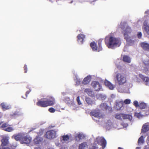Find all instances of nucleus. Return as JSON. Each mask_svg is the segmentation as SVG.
I'll return each instance as SVG.
<instances>
[{
	"label": "nucleus",
	"instance_id": "nucleus-1",
	"mask_svg": "<svg viewBox=\"0 0 149 149\" xmlns=\"http://www.w3.org/2000/svg\"><path fill=\"white\" fill-rule=\"evenodd\" d=\"M105 43L109 48L114 49L119 47L121 44V41L120 39L116 38L112 36H108L105 39Z\"/></svg>",
	"mask_w": 149,
	"mask_h": 149
},
{
	"label": "nucleus",
	"instance_id": "nucleus-2",
	"mask_svg": "<svg viewBox=\"0 0 149 149\" xmlns=\"http://www.w3.org/2000/svg\"><path fill=\"white\" fill-rule=\"evenodd\" d=\"M55 103V99L53 97H50L46 100L41 99L36 103L37 106L42 107L52 106Z\"/></svg>",
	"mask_w": 149,
	"mask_h": 149
},
{
	"label": "nucleus",
	"instance_id": "nucleus-3",
	"mask_svg": "<svg viewBox=\"0 0 149 149\" xmlns=\"http://www.w3.org/2000/svg\"><path fill=\"white\" fill-rule=\"evenodd\" d=\"M115 78L119 85H123L127 82L126 75L123 74L118 73L116 75Z\"/></svg>",
	"mask_w": 149,
	"mask_h": 149
},
{
	"label": "nucleus",
	"instance_id": "nucleus-4",
	"mask_svg": "<svg viewBox=\"0 0 149 149\" xmlns=\"http://www.w3.org/2000/svg\"><path fill=\"white\" fill-rule=\"evenodd\" d=\"M96 143L99 144H100L102 146V149H104L106 146L107 142L106 140L103 138H97L93 145L89 148V149H98V147L95 145Z\"/></svg>",
	"mask_w": 149,
	"mask_h": 149
},
{
	"label": "nucleus",
	"instance_id": "nucleus-5",
	"mask_svg": "<svg viewBox=\"0 0 149 149\" xmlns=\"http://www.w3.org/2000/svg\"><path fill=\"white\" fill-rule=\"evenodd\" d=\"M96 143L99 144H100L102 146V149H104L106 146L107 142L106 140L103 138H97L93 145L89 148V149H98V147L95 145Z\"/></svg>",
	"mask_w": 149,
	"mask_h": 149
},
{
	"label": "nucleus",
	"instance_id": "nucleus-6",
	"mask_svg": "<svg viewBox=\"0 0 149 149\" xmlns=\"http://www.w3.org/2000/svg\"><path fill=\"white\" fill-rule=\"evenodd\" d=\"M98 47H97V44L95 42H92L90 44V46L92 48L93 51H97L100 52L102 50V47L101 46V41H98Z\"/></svg>",
	"mask_w": 149,
	"mask_h": 149
},
{
	"label": "nucleus",
	"instance_id": "nucleus-7",
	"mask_svg": "<svg viewBox=\"0 0 149 149\" xmlns=\"http://www.w3.org/2000/svg\"><path fill=\"white\" fill-rule=\"evenodd\" d=\"M56 131L53 130L48 131L46 133L45 137L48 139H53L56 137Z\"/></svg>",
	"mask_w": 149,
	"mask_h": 149
},
{
	"label": "nucleus",
	"instance_id": "nucleus-8",
	"mask_svg": "<svg viewBox=\"0 0 149 149\" xmlns=\"http://www.w3.org/2000/svg\"><path fill=\"white\" fill-rule=\"evenodd\" d=\"M124 105V102L122 100H116L115 102L114 108L117 110H120Z\"/></svg>",
	"mask_w": 149,
	"mask_h": 149
},
{
	"label": "nucleus",
	"instance_id": "nucleus-9",
	"mask_svg": "<svg viewBox=\"0 0 149 149\" xmlns=\"http://www.w3.org/2000/svg\"><path fill=\"white\" fill-rule=\"evenodd\" d=\"M32 138L28 135L23 136L21 141V144H29L31 141Z\"/></svg>",
	"mask_w": 149,
	"mask_h": 149
},
{
	"label": "nucleus",
	"instance_id": "nucleus-10",
	"mask_svg": "<svg viewBox=\"0 0 149 149\" xmlns=\"http://www.w3.org/2000/svg\"><path fill=\"white\" fill-rule=\"evenodd\" d=\"M132 32L131 28L129 26H127L126 28L123 31V33L125 37V39L127 40L129 38L128 35Z\"/></svg>",
	"mask_w": 149,
	"mask_h": 149
},
{
	"label": "nucleus",
	"instance_id": "nucleus-11",
	"mask_svg": "<svg viewBox=\"0 0 149 149\" xmlns=\"http://www.w3.org/2000/svg\"><path fill=\"white\" fill-rule=\"evenodd\" d=\"M91 116H94L95 117L101 118H103V115H102L99 110H95L90 112Z\"/></svg>",
	"mask_w": 149,
	"mask_h": 149
},
{
	"label": "nucleus",
	"instance_id": "nucleus-12",
	"mask_svg": "<svg viewBox=\"0 0 149 149\" xmlns=\"http://www.w3.org/2000/svg\"><path fill=\"white\" fill-rule=\"evenodd\" d=\"M91 85L96 91H99L101 89V86L98 81H92L91 83Z\"/></svg>",
	"mask_w": 149,
	"mask_h": 149
},
{
	"label": "nucleus",
	"instance_id": "nucleus-13",
	"mask_svg": "<svg viewBox=\"0 0 149 149\" xmlns=\"http://www.w3.org/2000/svg\"><path fill=\"white\" fill-rule=\"evenodd\" d=\"M1 146H6L8 145L9 143V137L8 136H4L1 140Z\"/></svg>",
	"mask_w": 149,
	"mask_h": 149
},
{
	"label": "nucleus",
	"instance_id": "nucleus-14",
	"mask_svg": "<svg viewBox=\"0 0 149 149\" xmlns=\"http://www.w3.org/2000/svg\"><path fill=\"white\" fill-rule=\"evenodd\" d=\"M100 107L103 110H108L109 111L111 110V108L107 106L106 103H102L100 106Z\"/></svg>",
	"mask_w": 149,
	"mask_h": 149
},
{
	"label": "nucleus",
	"instance_id": "nucleus-15",
	"mask_svg": "<svg viewBox=\"0 0 149 149\" xmlns=\"http://www.w3.org/2000/svg\"><path fill=\"white\" fill-rule=\"evenodd\" d=\"M148 130H149V123H146L143 125L141 130V132L145 133Z\"/></svg>",
	"mask_w": 149,
	"mask_h": 149
},
{
	"label": "nucleus",
	"instance_id": "nucleus-16",
	"mask_svg": "<svg viewBox=\"0 0 149 149\" xmlns=\"http://www.w3.org/2000/svg\"><path fill=\"white\" fill-rule=\"evenodd\" d=\"M85 38V36L84 34H80L77 36V41L81 44H83L84 40Z\"/></svg>",
	"mask_w": 149,
	"mask_h": 149
},
{
	"label": "nucleus",
	"instance_id": "nucleus-17",
	"mask_svg": "<svg viewBox=\"0 0 149 149\" xmlns=\"http://www.w3.org/2000/svg\"><path fill=\"white\" fill-rule=\"evenodd\" d=\"M142 48L145 50L149 51V44L145 42H141L140 44Z\"/></svg>",
	"mask_w": 149,
	"mask_h": 149
},
{
	"label": "nucleus",
	"instance_id": "nucleus-18",
	"mask_svg": "<svg viewBox=\"0 0 149 149\" xmlns=\"http://www.w3.org/2000/svg\"><path fill=\"white\" fill-rule=\"evenodd\" d=\"M139 76L143 81L146 83V85H148V82L149 81V78L148 77L144 76L141 74H139Z\"/></svg>",
	"mask_w": 149,
	"mask_h": 149
},
{
	"label": "nucleus",
	"instance_id": "nucleus-19",
	"mask_svg": "<svg viewBox=\"0 0 149 149\" xmlns=\"http://www.w3.org/2000/svg\"><path fill=\"white\" fill-rule=\"evenodd\" d=\"M91 77L90 75L87 76L85 77L82 81V84L84 85L87 84L91 81Z\"/></svg>",
	"mask_w": 149,
	"mask_h": 149
},
{
	"label": "nucleus",
	"instance_id": "nucleus-20",
	"mask_svg": "<svg viewBox=\"0 0 149 149\" xmlns=\"http://www.w3.org/2000/svg\"><path fill=\"white\" fill-rule=\"evenodd\" d=\"M84 92L89 96L91 97H93L94 96V92L91 89L86 88L84 90Z\"/></svg>",
	"mask_w": 149,
	"mask_h": 149
},
{
	"label": "nucleus",
	"instance_id": "nucleus-21",
	"mask_svg": "<svg viewBox=\"0 0 149 149\" xmlns=\"http://www.w3.org/2000/svg\"><path fill=\"white\" fill-rule=\"evenodd\" d=\"M42 140V138L40 137L38 135L36 136V138L34 139L33 141L35 143L37 144L41 143Z\"/></svg>",
	"mask_w": 149,
	"mask_h": 149
},
{
	"label": "nucleus",
	"instance_id": "nucleus-22",
	"mask_svg": "<svg viewBox=\"0 0 149 149\" xmlns=\"http://www.w3.org/2000/svg\"><path fill=\"white\" fill-rule=\"evenodd\" d=\"M104 84L105 86L109 87L111 90H113L114 88L113 86L109 81L105 80L104 81Z\"/></svg>",
	"mask_w": 149,
	"mask_h": 149
},
{
	"label": "nucleus",
	"instance_id": "nucleus-23",
	"mask_svg": "<svg viewBox=\"0 0 149 149\" xmlns=\"http://www.w3.org/2000/svg\"><path fill=\"white\" fill-rule=\"evenodd\" d=\"M88 145L86 142H83L80 144L79 147V149H87Z\"/></svg>",
	"mask_w": 149,
	"mask_h": 149
},
{
	"label": "nucleus",
	"instance_id": "nucleus-24",
	"mask_svg": "<svg viewBox=\"0 0 149 149\" xmlns=\"http://www.w3.org/2000/svg\"><path fill=\"white\" fill-rule=\"evenodd\" d=\"M122 118L124 119H128L131 120L132 119V117L131 115L123 113Z\"/></svg>",
	"mask_w": 149,
	"mask_h": 149
},
{
	"label": "nucleus",
	"instance_id": "nucleus-25",
	"mask_svg": "<svg viewBox=\"0 0 149 149\" xmlns=\"http://www.w3.org/2000/svg\"><path fill=\"white\" fill-rule=\"evenodd\" d=\"M1 106L3 110L8 109L10 108L9 106L4 103H1Z\"/></svg>",
	"mask_w": 149,
	"mask_h": 149
},
{
	"label": "nucleus",
	"instance_id": "nucleus-26",
	"mask_svg": "<svg viewBox=\"0 0 149 149\" xmlns=\"http://www.w3.org/2000/svg\"><path fill=\"white\" fill-rule=\"evenodd\" d=\"M13 137H14V138L16 141H19L21 142V140H22L23 136L22 135L20 134H17L14 135Z\"/></svg>",
	"mask_w": 149,
	"mask_h": 149
},
{
	"label": "nucleus",
	"instance_id": "nucleus-27",
	"mask_svg": "<svg viewBox=\"0 0 149 149\" xmlns=\"http://www.w3.org/2000/svg\"><path fill=\"white\" fill-rule=\"evenodd\" d=\"M123 61L125 62L130 63L131 62V58L128 56L125 55L123 57Z\"/></svg>",
	"mask_w": 149,
	"mask_h": 149
},
{
	"label": "nucleus",
	"instance_id": "nucleus-28",
	"mask_svg": "<svg viewBox=\"0 0 149 149\" xmlns=\"http://www.w3.org/2000/svg\"><path fill=\"white\" fill-rule=\"evenodd\" d=\"M85 100L86 102L89 105H92L94 104L95 102L94 101L88 97H86Z\"/></svg>",
	"mask_w": 149,
	"mask_h": 149
},
{
	"label": "nucleus",
	"instance_id": "nucleus-29",
	"mask_svg": "<svg viewBox=\"0 0 149 149\" xmlns=\"http://www.w3.org/2000/svg\"><path fill=\"white\" fill-rule=\"evenodd\" d=\"M144 142V139L143 136H141L139 138L138 141V143L139 145L143 144Z\"/></svg>",
	"mask_w": 149,
	"mask_h": 149
},
{
	"label": "nucleus",
	"instance_id": "nucleus-30",
	"mask_svg": "<svg viewBox=\"0 0 149 149\" xmlns=\"http://www.w3.org/2000/svg\"><path fill=\"white\" fill-rule=\"evenodd\" d=\"M143 62L144 65L145 66V70L146 71H148V68L147 67L149 66V60L144 61H143Z\"/></svg>",
	"mask_w": 149,
	"mask_h": 149
},
{
	"label": "nucleus",
	"instance_id": "nucleus-31",
	"mask_svg": "<svg viewBox=\"0 0 149 149\" xmlns=\"http://www.w3.org/2000/svg\"><path fill=\"white\" fill-rule=\"evenodd\" d=\"M144 29L146 33L149 35V26L147 25L144 24Z\"/></svg>",
	"mask_w": 149,
	"mask_h": 149
},
{
	"label": "nucleus",
	"instance_id": "nucleus-32",
	"mask_svg": "<svg viewBox=\"0 0 149 149\" xmlns=\"http://www.w3.org/2000/svg\"><path fill=\"white\" fill-rule=\"evenodd\" d=\"M84 135L82 134H79L75 137V139H76V140H79L80 139H84Z\"/></svg>",
	"mask_w": 149,
	"mask_h": 149
},
{
	"label": "nucleus",
	"instance_id": "nucleus-33",
	"mask_svg": "<svg viewBox=\"0 0 149 149\" xmlns=\"http://www.w3.org/2000/svg\"><path fill=\"white\" fill-rule=\"evenodd\" d=\"M146 107V104L143 102L140 103L139 105V107L141 109H144Z\"/></svg>",
	"mask_w": 149,
	"mask_h": 149
},
{
	"label": "nucleus",
	"instance_id": "nucleus-34",
	"mask_svg": "<svg viewBox=\"0 0 149 149\" xmlns=\"http://www.w3.org/2000/svg\"><path fill=\"white\" fill-rule=\"evenodd\" d=\"M61 137L63 140L65 141H68L70 138L69 136L67 135L63 136Z\"/></svg>",
	"mask_w": 149,
	"mask_h": 149
},
{
	"label": "nucleus",
	"instance_id": "nucleus-35",
	"mask_svg": "<svg viewBox=\"0 0 149 149\" xmlns=\"http://www.w3.org/2000/svg\"><path fill=\"white\" fill-rule=\"evenodd\" d=\"M9 125L7 123H3L2 125L0 127V128L2 129L3 130L4 129L6 128V127H8Z\"/></svg>",
	"mask_w": 149,
	"mask_h": 149
},
{
	"label": "nucleus",
	"instance_id": "nucleus-36",
	"mask_svg": "<svg viewBox=\"0 0 149 149\" xmlns=\"http://www.w3.org/2000/svg\"><path fill=\"white\" fill-rule=\"evenodd\" d=\"M123 113H117L116 114L115 118L117 119H121V117H122Z\"/></svg>",
	"mask_w": 149,
	"mask_h": 149
},
{
	"label": "nucleus",
	"instance_id": "nucleus-37",
	"mask_svg": "<svg viewBox=\"0 0 149 149\" xmlns=\"http://www.w3.org/2000/svg\"><path fill=\"white\" fill-rule=\"evenodd\" d=\"M3 130L8 132H11L14 129L12 127H8L5 129H4Z\"/></svg>",
	"mask_w": 149,
	"mask_h": 149
},
{
	"label": "nucleus",
	"instance_id": "nucleus-38",
	"mask_svg": "<svg viewBox=\"0 0 149 149\" xmlns=\"http://www.w3.org/2000/svg\"><path fill=\"white\" fill-rule=\"evenodd\" d=\"M131 100L129 99H126L124 101V102L125 104H129L130 103Z\"/></svg>",
	"mask_w": 149,
	"mask_h": 149
},
{
	"label": "nucleus",
	"instance_id": "nucleus-39",
	"mask_svg": "<svg viewBox=\"0 0 149 149\" xmlns=\"http://www.w3.org/2000/svg\"><path fill=\"white\" fill-rule=\"evenodd\" d=\"M133 104L136 107H139V103L137 101H135L133 102Z\"/></svg>",
	"mask_w": 149,
	"mask_h": 149
},
{
	"label": "nucleus",
	"instance_id": "nucleus-40",
	"mask_svg": "<svg viewBox=\"0 0 149 149\" xmlns=\"http://www.w3.org/2000/svg\"><path fill=\"white\" fill-rule=\"evenodd\" d=\"M48 111L51 113H54L55 111V109L53 107H51L49 109Z\"/></svg>",
	"mask_w": 149,
	"mask_h": 149
},
{
	"label": "nucleus",
	"instance_id": "nucleus-41",
	"mask_svg": "<svg viewBox=\"0 0 149 149\" xmlns=\"http://www.w3.org/2000/svg\"><path fill=\"white\" fill-rule=\"evenodd\" d=\"M77 101L78 104L79 105H80L81 104L80 101V100L79 96H78L77 98Z\"/></svg>",
	"mask_w": 149,
	"mask_h": 149
},
{
	"label": "nucleus",
	"instance_id": "nucleus-42",
	"mask_svg": "<svg viewBox=\"0 0 149 149\" xmlns=\"http://www.w3.org/2000/svg\"><path fill=\"white\" fill-rule=\"evenodd\" d=\"M142 36V33L141 32H139L138 33L137 37L138 38H140Z\"/></svg>",
	"mask_w": 149,
	"mask_h": 149
},
{
	"label": "nucleus",
	"instance_id": "nucleus-43",
	"mask_svg": "<svg viewBox=\"0 0 149 149\" xmlns=\"http://www.w3.org/2000/svg\"><path fill=\"white\" fill-rule=\"evenodd\" d=\"M24 72L25 73H26L27 71V65H25L24 66Z\"/></svg>",
	"mask_w": 149,
	"mask_h": 149
},
{
	"label": "nucleus",
	"instance_id": "nucleus-44",
	"mask_svg": "<svg viewBox=\"0 0 149 149\" xmlns=\"http://www.w3.org/2000/svg\"><path fill=\"white\" fill-rule=\"evenodd\" d=\"M0 149H14L12 148H10L9 147H3V148H1L0 147Z\"/></svg>",
	"mask_w": 149,
	"mask_h": 149
},
{
	"label": "nucleus",
	"instance_id": "nucleus-45",
	"mask_svg": "<svg viewBox=\"0 0 149 149\" xmlns=\"http://www.w3.org/2000/svg\"><path fill=\"white\" fill-rule=\"evenodd\" d=\"M102 95L101 94H98L97 95V96L98 99L102 98Z\"/></svg>",
	"mask_w": 149,
	"mask_h": 149
},
{
	"label": "nucleus",
	"instance_id": "nucleus-46",
	"mask_svg": "<svg viewBox=\"0 0 149 149\" xmlns=\"http://www.w3.org/2000/svg\"><path fill=\"white\" fill-rule=\"evenodd\" d=\"M145 114L146 115H148L149 114V107L148 109V110L146 112Z\"/></svg>",
	"mask_w": 149,
	"mask_h": 149
},
{
	"label": "nucleus",
	"instance_id": "nucleus-47",
	"mask_svg": "<svg viewBox=\"0 0 149 149\" xmlns=\"http://www.w3.org/2000/svg\"><path fill=\"white\" fill-rule=\"evenodd\" d=\"M30 91H27L25 94V95L26 96V97L27 96V95L28 94H29V93L30 92Z\"/></svg>",
	"mask_w": 149,
	"mask_h": 149
},
{
	"label": "nucleus",
	"instance_id": "nucleus-48",
	"mask_svg": "<svg viewBox=\"0 0 149 149\" xmlns=\"http://www.w3.org/2000/svg\"><path fill=\"white\" fill-rule=\"evenodd\" d=\"M81 82V81L80 79L79 80H77V81H76V83L77 84H79L80 83V82Z\"/></svg>",
	"mask_w": 149,
	"mask_h": 149
},
{
	"label": "nucleus",
	"instance_id": "nucleus-49",
	"mask_svg": "<svg viewBox=\"0 0 149 149\" xmlns=\"http://www.w3.org/2000/svg\"><path fill=\"white\" fill-rule=\"evenodd\" d=\"M144 149H149V146H145Z\"/></svg>",
	"mask_w": 149,
	"mask_h": 149
},
{
	"label": "nucleus",
	"instance_id": "nucleus-50",
	"mask_svg": "<svg viewBox=\"0 0 149 149\" xmlns=\"http://www.w3.org/2000/svg\"><path fill=\"white\" fill-rule=\"evenodd\" d=\"M126 24V23L125 22H123V23H121V25H125V24Z\"/></svg>",
	"mask_w": 149,
	"mask_h": 149
},
{
	"label": "nucleus",
	"instance_id": "nucleus-51",
	"mask_svg": "<svg viewBox=\"0 0 149 149\" xmlns=\"http://www.w3.org/2000/svg\"><path fill=\"white\" fill-rule=\"evenodd\" d=\"M136 149H141V148L140 147H137L136 148Z\"/></svg>",
	"mask_w": 149,
	"mask_h": 149
},
{
	"label": "nucleus",
	"instance_id": "nucleus-52",
	"mask_svg": "<svg viewBox=\"0 0 149 149\" xmlns=\"http://www.w3.org/2000/svg\"><path fill=\"white\" fill-rule=\"evenodd\" d=\"M3 123V122H0V125Z\"/></svg>",
	"mask_w": 149,
	"mask_h": 149
},
{
	"label": "nucleus",
	"instance_id": "nucleus-53",
	"mask_svg": "<svg viewBox=\"0 0 149 149\" xmlns=\"http://www.w3.org/2000/svg\"><path fill=\"white\" fill-rule=\"evenodd\" d=\"M118 149H123L122 148H120V147H119L118 148Z\"/></svg>",
	"mask_w": 149,
	"mask_h": 149
},
{
	"label": "nucleus",
	"instance_id": "nucleus-54",
	"mask_svg": "<svg viewBox=\"0 0 149 149\" xmlns=\"http://www.w3.org/2000/svg\"><path fill=\"white\" fill-rule=\"evenodd\" d=\"M73 2V1H71V2H70V3H72Z\"/></svg>",
	"mask_w": 149,
	"mask_h": 149
},
{
	"label": "nucleus",
	"instance_id": "nucleus-55",
	"mask_svg": "<svg viewBox=\"0 0 149 149\" xmlns=\"http://www.w3.org/2000/svg\"><path fill=\"white\" fill-rule=\"evenodd\" d=\"M121 28L122 29H123V26H121Z\"/></svg>",
	"mask_w": 149,
	"mask_h": 149
},
{
	"label": "nucleus",
	"instance_id": "nucleus-56",
	"mask_svg": "<svg viewBox=\"0 0 149 149\" xmlns=\"http://www.w3.org/2000/svg\"><path fill=\"white\" fill-rule=\"evenodd\" d=\"M144 69H145V68H144ZM143 70H144L146 71V70H145V69H143Z\"/></svg>",
	"mask_w": 149,
	"mask_h": 149
},
{
	"label": "nucleus",
	"instance_id": "nucleus-57",
	"mask_svg": "<svg viewBox=\"0 0 149 149\" xmlns=\"http://www.w3.org/2000/svg\"><path fill=\"white\" fill-rule=\"evenodd\" d=\"M62 149V148H61V149Z\"/></svg>",
	"mask_w": 149,
	"mask_h": 149
}]
</instances>
